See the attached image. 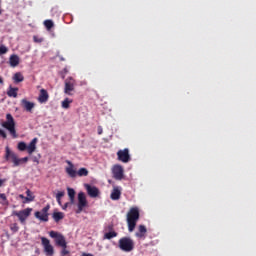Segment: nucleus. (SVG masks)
<instances>
[{
    "label": "nucleus",
    "instance_id": "nucleus-8",
    "mask_svg": "<svg viewBox=\"0 0 256 256\" xmlns=\"http://www.w3.org/2000/svg\"><path fill=\"white\" fill-rule=\"evenodd\" d=\"M75 85H77V81H75V78L68 77L65 80V85H64L65 95H73V91H75Z\"/></svg>",
    "mask_w": 256,
    "mask_h": 256
},
{
    "label": "nucleus",
    "instance_id": "nucleus-24",
    "mask_svg": "<svg viewBox=\"0 0 256 256\" xmlns=\"http://www.w3.org/2000/svg\"><path fill=\"white\" fill-rule=\"evenodd\" d=\"M64 217H65V214L63 212H54L52 214V218L56 223H59L61 219H64Z\"/></svg>",
    "mask_w": 256,
    "mask_h": 256
},
{
    "label": "nucleus",
    "instance_id": "nucleus-31",
    "mask_svg": "<svg viewBox=\"0 0 256 256\" xmlns=\"http://www.w3.org/2000/svg\"><path fill=\"white\" fill-rule=\"evenodd\" d=\"M10 230L12 231V233H17L19 231V225L17 223L11 224Z\"/></svg>",
    "mask_w": 256,
    "mask_h": 256
},
{
    "label": "nucleus",
    "instance_id": "nucleus-36",
    "mask_svg": "<svg viewBox=\"0 0 256 256\" xmlns=\"http://www.w3.org/2000/svg\"><path fill=\"white\" fill-rule=\"evenodd\" d=\"M0 137H2V139H7V132H5L3 129H0Z\"/></svg>",
    "mask_w": 256,
    "mask_h": 256
},
{
    "label": "nucleus",
    "instance_id": "nucleus-4",
    "mask_svg": "<svg viewBox=\"0 0 256 256\" xmlns=\"http://www.w3.org/2000/svg\"><path fill=\"white\" fill-rule=\"evenodd\" d=\"M118 246L121 251H124L125 253H131L133 249H135V242L131 237H122L118 241Z\"/></svg>",
    "mask_w": 256,
    "mask_h": 256
},
{
    "label": "nucleus",
    "instance_id": "nucleus-11",
    "mask_svg": "<svg viewBox=\"0 0 256 256\" xmlns=\"http://www.w3.org/2000/svg\"><path fill=\"white\" fill-rule=\"evenodd\" d=\"M124 173H125V170L123 169V166H121L120 164H116L113 166L112 174L114 179H116V181H121V179H123L124 177Z\"/></svg>",
    "mask_w": 256,
    "mask_h": 256
},
{
    "label": "nucleus",
    "instance_id": "nucleus-25",
    "mask_svg": "<svg viewBox=\"0 0 256 256\" xmlns=\"http://www.w3.org/2000/svg\"><path fill=\"white\" fill-rule=\"evenodd\" d=\"M68 191V197L70 199V203H75V189L73 188H67Z\"/></svg>",
    "mask_w": 256,
    "mask_h": 256
},
{
    "label": "nucleus",
    "instance_id": "nucleus-7",
    "mask_svg": "<svg viewBox=\"0 0 256 256\" xmlns=\"http://www.w3.org/2000/svg\"><path fill=\"white\" fill-rule=\"evenodd\" d=\"M49 235L52 239H55V243L58 247H67V240H65V236L59 232L50 231Z\"/></svg>",
    "mask_w": 256,
    "mask_h": 256
},
{
    "label": "nucleus",
    "instance_id": "nucleus-13",
    "mask_svg": "<svg viewBox=\"0 0 256 256\" xmlns=\"http://www.w3.org/2000/svg\"><path fill=\"white\" fill-rule=\"evenodd\" d=\"M118 161L122 163H129L131 161V155H129V150L127 148L119 150L117 152Z\"/></svg>",
    "mask_w": 256,
    "mask_h": 256
},
{
    "label": "nucleus",
    "instance_id": "nucleus-34",
    "mask_svg": "<svg viewBox=\"0 0 256 256\" xmlns=\"http://www.w3.org/2000/svg\"><path fill=\"white\" fill-rule=\"evenodd\" d=\"M69 250H67V247H62V250H61V252H60V255L61 256H67V255H69Z\"/></svg>",
    "mask_w": 256,
    "mask_h": 256
},
{
    "label": "nucleus",
    "instance_id": "nucleus-47",
    "mask_svg": "<svg viewBox=\"0 0 256 256\" xmlns=\"http://www.w3.org/2000/svg\"><path fill=\"white\" fill-rule=\"evenodd\" d=\"M0 5H1V0H0ZM1 13H3V11H2L1 8H0V15H1Z\"/></svg>",
    "mask_w": 256,
    "mask_h": 256
},
{
    "label": "nucleus",
    "instance_id": "nucleus-1",
    "mask_svg": "<svg viewBox=\"0 0 256 256\" xmlns=\"http://www.w3.org/2000/svg\"><path fill=\"white\" fill-rule=\"evenodd\" d=\"M140 216L141 215L139 213L138 207L130 208V210L126 215V221H127L129 233H133L135 231V227H137V221H139Z\"/></svg>",
    "mask_w": 256,
    "mask_h": 256
},
{
    "label": "nucleus",
    "instance_id": "nucleus-32",
    "mask_svg": "<svg viewBox=\"0 0 256 256\" xmlns=\"http://www.w3.org/2000/svg\"><path fill=\"white\" fill-rule=\"evenodd\" d=\"M104 231H108V232L115 231V225H113V223L106 225L104 227Z\"/></svg>",
    "mask_w": 256,
    "mask_h": 256
},
{
    "label": "nucleus",
    "instance_id": "nucleus-22",
    "mask_svg": "<svg viewBox=\"0 0 256 256\" xmlns=\"http://www.w3.org/2000/svg\"><path fill=\"white\" fill-rule=\"evenodd\" d=\"M18 92H19V88H13L12 86H9L7 95L8 97H13L14 99H17Z\"/></svg>",
    "mask_w": 256,
    "mask_h": 256
},
{
    "label": "nucleus",
    "instance_id": "nucleus-19",
    "mask_svg": "<svg viewBox=\"0 0 256 256\" xmlns=\"http://www.w3.org/2000/svg\"><path fill=\"white\" fill-rule=\"evenodd\" d=\"M145 235H147V227H145V225H139L138 232L135 233V237H138V239H143Z\"/></svg>",
    "mask_w": 256,
    "mask_h": 256
},
{
    "label": "nucleus",
    "instance_id": "nucleus-2",
    "mask_svg": "<svg viewBox=\"0 0 256 256\" xmlns=\"http://www.w3.org/2000/svg\"><path fill=\"white\" fill-rule=\"evenodd\" d=\"M15 118L10 113L6 114V121L1 123V127L9 131V134L13 139H17L19 135H17V129H15Z\"/></svg>",
    "mask_w": 256,
    "mask_h": 256
},
{
    "label": "nucleus",
    "instance_id": "nucleus-12",
    "mask_svg": "<svg viewBox=\"0 0 256 256\" xmlns=\"http://www.w3.org/2000/svg\"><path fill=\"white\" fill-rule=\"evenodd\" d=\"M87 206V196H85V192L78 193V210L76 213H81L83 209Z\"/></svg>",
    "mask_w": 256,
    "mask_h": 256
},
{
    "label": "nucleus",
    "instance_id": "nucleus-23",
    "mask_svg": "<svg viewBox=\"0 0 256 256\" xmlns=\"http://www.w3.org/2000/svg\"><path fill=\"white\" fill-rule=\"evenodd\" d=\"M13 81L14 83H23V81H25V77L21 72H17L13 76Z\"/></svg>",
    "mask_w": 256,
    "mask_h": 256
},
{
    "label": "nucleus",
    "instance_id": "nucleus-5",
    "mask_svg": "<svg viewBox=\"0 0 256 256\" xmlns=\"http://www.w3.org/2000/svg\"><path fill=\"white\" fill-rule=\"evenodd\" d=\"M4 159L8 163H12L13 167H19V165H20V158H19V156L17 155V153L11 151V148H9V146L5 147Z\"/></svg>",
    "mask_w": 256,
    "mask_h": 256
},
{
    "label": "nucleus",
    "instance_id": "nucleus-46",
    "mask_svg": "<svg viewBox=\"0 0 256 256\" xmlns=\"http://www.w3.org/2000/svg\"><path fill=\"white\" fill-rule=\"evenodd\" d=\"M69 205V203H66L65 205H64V209H67V206Z\"/></svg>",
    "mask_w": 256,
    "mask_h": 256
},
{
    "label": "nucleus",
    "instance_id": "nucleus-29",
    "mask_svg": "<svg viewBox=\"0 0 256 256\" xmlns=\"http://www.w3.org/2000/svg\"><path fill=\"white\" fill-rule=\"evenodd\" d=\"M0 199L2 201V205H9V200H7V195H5V193L0 194Z\"/></svg>",
    "mask_w": 256,
    "mask_h": 256
},
{
    "label": "nucleus",
    "instance_id": "nucleus-33",
    "mask_svg": "<svg viewBox=\"0 0 256 256\" xmlns=\"http://www.w3.org/2000/svg\"><path fill=\"white\" fill-rule=\"evenodd\" d=\"M9 49L6 46L1 45L0 46V55H5Z\"/></svg>",
    "mask_w": 256,
    "mask_h": 256
},
{
    "label": "nucleus",
    "instance_id": "nucleus-17",
    "mask_svg": "<svg viewBox=\"0 0 256 256\" xmlns=\"http://www.w3.org/2000/svg\"><path fill=\"white\" fill-rule=\"evenodd\" d=\"M37 138H34L31 140V142L27 145V152L29 153V155H32V153H35L36 149H37Z\"/></svg>",
    "mask_w": 256,
    "mask_h": 256
},
{
    "label": "nucleus",
    "instance_id": "nucleus-6",
    "mask_svg": "<svg viewBox=\"0 0 256 256\" xmlns=\"http://www.w3.org/2000/svg\"><path fill=\"white\" fill-rule=\"evenodd\" d=\"M51 209V205H46L41 211H36L34 213V217L39 219V221H43L47 223L49 221V210Z\"/></svg>",
    "mask_w": 256,
    "mask_h": 256
},
{
    "label": "nucleus",
    "instance_id": "nucleus-15",
    "mask_svg": "<svg viewBox=\"0 0 256 256\" xmlns=\"http://www.w3.org/2000/svg\"><path fill=\"white\" fill-rule=\"evenodd\" d=\"M21 105H22V107L25 108L26 111H28V113H31V111H33V109H35V103L30 102L27 99H22Z\"/></svg>",
    "mask_w": 256,
    "mask_h": 256
},
{
    "label": "nucleus",
    "instance_id": "nucleus-14",
    "mask_svg": "<svg viewBox=\"0 0 256 256\" xmlns=\"http://www.w3.org/2000/svg\"><path fill=\"white\" fill-rule=\"evenodd\" d=\"M85 189H86L89 197H91L92 199L97 198V196L100 195V193H101L99 191V188H97L95 186H91L90 184H85Z\"/></svg>",
    "mask_w": 256,
    "mask_h": 256
},
{
    "label": "nucleus",
    "instance_id": "nucleus-30",
    "mask_svg": "<svg viewBox=\"0 0 256 256\" xmlns=\"http://www.w3.org/2000/svg\"><path fill=\"white\" fill-rule=\"evenodd\" d=\"M18 150L19 151H27V144L25 142L18 143Z\"/></svg>",
    "mask_w": 256,
    "mask_h": 256
},
{
    "label": "nucleus",
    "instance_id": "nucleus-39",
    "mask_svg": "<svg viewBox=\"0 0 256 256\" xmlns=\"http://www.w3.org/2000/svg\"><path fill=\"white\" fill-rule=\"evenodd\" d=\"M98 135H103V128L101 126L98 127Z\"/></svg>",
    "mask_w": 256,
    "mask_h": 256
},
{
    "label": "nucleus",
    "instance_id": "nucleus-16",
    "mask_svg": "<svg viewBox=\"0 0 256 256\" xmlns=\"http://www.w3.org/2000/svg\"><path fill=\"white\" fill-rule=\"evenodd\" d=\"M39 103H47L49 101V92L45 89L40 90V94L38 96Z\"/></svg>",
    "mask_w": 256,
    "mask_h": 256
},
{
    "label": "nucleus",
    "instance_id": "nucleus-38",
    "mask_svg": "<svg viewBox=\"0 0 256 256\" xmlns=\"http://www.w3.org/2000/svg\"><path fill=\"white\" fill-rule=\"evenodd\" d=\"M29 161V157L20 158V165H23V163H27Z\"/></svg>",
    "mask_w": 256,
    "mask_h": 256
},
{
    "label": "nucleus",
    "instance_id": "nucleus-20",
    "mask_svg": "<svg viewBox=\"0 0 256 256\" xmlns=\"http://www.w3.org/2000/svg\"><path fill=\"white\" fill-rule=\"evenodd\" d=\"M35 201V195L33 194V192L29 189L26 190V198L25 200L22 201V203L26 204V203H31Z\"/></svg>",
    "mask_w": 256,
    "mask_h": 256
},
{
    "label": "nucleus",
    "instance_id": "nucleus-44",
    "mask_svg": "<svg viewBox=\"0 0 256 256\" xmlns=\"http://www.w3.org/2000/svg\"><path fill=\"white\" fill-rule=\"evenodd\" d=\"M4 81L3 78L0 77V85H3Z\"/></svg>",
    "mask_w": 256,
    "mask_h": 256
},
{
    "label": "nucleus",
    "instance_id": "nucleus-35",
    "mask_svg": "<svg viewBox=\"0 0 256 256\" xmlns=\"http://www.w3.org/2000/svg\"><path fill=\"white\" fill-rule=\"evenodd\" d=\"M34 43H43V38H39L38 36H33Z\"/></svg>",
    "mask_w": 256,
    "mask_h": 256
},
{
    "label": "nucleus",
    "instance_id": "nucleus-40",
    "mask_svg": "<svg viewBox=\"0 0 256 256\" xmlns=\"http://www.w3.org/2000/svg\"><path fill=\"white\" fill-rule=\"evenodd\" d=\"M19 199H23V201H25V199H27V197H25L23 194H19Z\"/></svg>",
    "mask_w": 256,
    "mask_h": 256
},
{
    "label": "nucleus",
    "instance_id": "nucleus-10",
    "mask_svg": "<svg viewBox=\"0 0 256 256\" xmlns=\"http://www.w3.org/2000/svg\"><path fill=\"white\" fill-rule=\"evenodd\" d=\"M41 243L44 248V252L46 253L47 256H53L55 253V249L53 248V245H51V241L49 239L42 237L41 238Z\"/></svg>",
    "mask_w": 256,
    "mask_h": 256
},
{
    "label": "nucleus",
    "instance_id": "nucleus-21",
    "mask_svg": "<svg viewBox=\"0 0 256 256\" xmlns=\"http://www.w3.org/2000/svg\"><path fill=\"white\" fill-rule=\"evenodd\" d=\"M10 67H17L20 63L19 56L17 54H13L9 58Z\"/></svg>",
    "mask_w": 256,
    "mask_h": 256
},
{
    "label": "nucleus",
    "instance_id": "nucleus-45",
    "mask_svg": "<svg viewBox=\"0 0 256 256\" xmlns=\"http://www.w3.org/2000/svg\"><path fill=\"white\" fill-rule=\"evenodd\" d=\"M56 200H57L58 205H61V199H56Z\"/></svg>",
    "mask_w": 256,
    "mask_h": 256
},
{
    "label": "nucleus",
    "instance_id": "nucleus-28",
    "mask_svg": "<svg viewBox=\"0 0 256 256\" xmlns=\"http://www.w3.org/2000/svg\"><path fill=\"white\" fill-rule=\"evenodd\" d=\"M71 103H73V100H72V99L65 98V99L62 101V108H63V109H69Z\"/></svg>",
    "mask_w": 256,
    "mask_h": 256
},
{
    "label": "nucleus",
    "instance_id": "nucleus-27",
    "mask_svg": "<svg viewBox=\"0 0 256 256\" xmlns=\"http://www.w3.org/2000/svg\"><path fill=\"white\" fill-rule=\"evenodd\" d=\"M44 27H46L47 31H51L55 27V23H53V20H45Z\"/></svg>",
    "mask_w": 256,
    "mask_h": 256
},
{
    "label": "nucleus",
    "instance_id": "nucleus-37",
    "mask_svg": "<svg viewBox=\"0 0 256 256\" xmlns=\"http://www.w3.org/2000/svg\"><path fill=\"white\" fill-rule=\"evenodd\" d=\"M62 197H65V192L64 191H60L56 194V199H61Z\"/></svg>",
    "mask_w": 256,
    "mask_h": 256
},
{
    "label": "nucleus",
    "instance_id": "nucleus-41",
    "mask_svg": "<svg viewBox=\"0 0 256 256\" xmlns=\"http://www.w3.org/2000/svg\"><path fill=\"white\" fill-rule=\"evenodd\" d=\"M81 256H94V255L91 254V253H85V252H83Z\"/></svg>",
    "mask_w": 256,
    "mask_h": 256
},
{
    "label": "nucleus",
    "instance_id": "nucleus-42",
    "mask_svg": "<svg viewBox=\"0 0 256 256\" xmlns=\"http://www.w3.org/2000/svg\"><path fill=\"white\" fill-rule=\"evenodd\" d=\"M34 163H39V159L37 157L33 158Z\"/></svg>",
    "mask_w": 256,
    "mask_h": 256
},
{
    "label": "nucleus",
    "instance_id": "nucleus-3",
    "mask_svg": "<svg viewBox=\"0 0 256 256\" xmlns=\"http://www.w3.org/2000/svg\"><path fill=\"white\" fill-rule=\"evenodd\" d=\"M66 163L69 165V167L66 168V173L69 177H72V179L77 177V175L78 177H87V175H89V170H87V168H80L77 171L71 161L67 160Z\"/></svg>",
    "mask_w": 256,
    "mask_h": 256
},
{
    "label": "nucleus",
    "instance_id": "nucleus-43",
    "mask_svg": "<svg viewBox=\"0 0 256 256\" xmlns=\"http://www.w3.org/2000/svg\"><path fill=\"white\" fill-rule=\"evenodd\" d=\"M3 183H5V180L0 179V187H3Z\"/></svg>",
    "mask_w": 256,
    "mask_h": 256
},
{
    "label": "nucleus",
    "instance_id": "nucleus-18",
    "mask_svg": "<svg viewBox=\"0 0 256 256\" xmlns=\"http://www.w3.org/2000/svg\"><path fill=\"white\" fill-rule=\"evenodd\" d=\"M110 199H112V201H119V199H121V189H119V187L113 188Z\"/></svg>",
    "mask_w": 256,
    "mask_h": 256
},
{
    "label": "nucleus",
    "instance_id": "nucleus-9",
    "mask_svg": "<svg viewBox=\"0 0 256 256\" xmlns=\"http://www.w3.org/2000/svg\"><path fill=\"white\" fill-rule=\"evenodd\" d=\"M33 211V208H26L24 210H20V211H15L13 213V215H15V217H18L20 223L22 225H25V222L27 221V218L31 215V212Z\"/></svg>",
    "mask_w": 256,
    "mask_h": 256
},
{
    "label": "nucleus",
    "instance_id": "nucleus-26",
    "mask_svg": "<svg viewBox=\"0 0 256 256\" xmlns=\"http://www.w3.org/2000/svg\"><path fill=\"white\" fill-rule=\"evenodd\" d=\"M118 233L116 231L106 232L103 236V239L111 240L117 237Z\"/></svg>",
    "mask_w": 256,
    "mask_h": 256
}]
</instances>
